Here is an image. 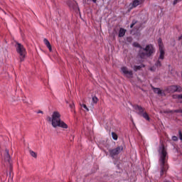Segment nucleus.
<instances>
[{
    "label": "nucleus",
    "mask_w": 182,
    "mask_h": 182,
    "mask_svg": "<svg viewBox=\"0 0 182 182\" xmlns=\"http://www.w3.org/2000/svg\"><path fill=\"white\" fill-rule=\"evenodd\" d=\"M127 42L131 43L132 41H133V38H132V37H128V38H127Z\"/></svg>",
    "instance_id": "29"
},
{
    "label": "nucleus",
    "mask_w": 182,
    "mask_h": 182,
    "mask_svg": "<svg viewBox=\"0 0 182 182\" xmlns=\"http://www.w3.org/2000/svg\"><path fill=\"white\" fill-rule=\"evenodd\" d=\"M80 106L84 107V109H86L87 112H89V108H87V106H86V105L85 104H80Z\"/></svg>",
    "instance_id": "26"
},
{
    "label": "nucleus",
    "mask_w": 182,
    "mask_h": 182,
    "mask_svg": "<svg viewBox=\"0 0 182 182\" xmlns=\"http://www.w3.org/2000/svg\"><path fill=\"white\" fill-rule=\"evenodd\" d=\"M154 53V47L153 45L149 44L146 46L145 48H141L139 50L138 55L141 59H146V58H150L151 55Z\"/></svg>",
    "instance_id": "3"
},
{
    "label": "nucleus",
    "mask_w": 182,
    "mask_h": 182,
    "mask_svg": "<svg viewBox=\"0 0 182 182\" xmlns=\"http://www.w3.org/2000/svg\"><path fill=\"white\" fill-rule=\"evenodd\" d=\"M47 120L51 122L53 127L55 129L56 127H61V129H68L69 127L65 122L60 119V113L58 111L53 112L51 117H47Z\"/></svg>",
    "instance_id": "2"
},
{
    "label": "nucleus",
    "mask_w": 182,
    "mask_h": 182,
    "mask_svg": "<svg viewBox=\"0 0 182 182\" xmlns=\"http://www.w3.org/2000/svg\"><path fill=\"white\" fill-rule=\"evenodd\" d=\"M164 113H180V110H168V111H164Z\"/></svg>",
    "instance_id": "18"
},
{
    "label": "nucleus",
    "mask_w": 182,
    "mask_h": 182,
    "mask_svg": "<svg viewBox=\"0 0 182 182\" xmlns=\"http://www.w3.org/2000/svg\"><path fill=\"white\" fill-rule=\"evenodd\" d=\"M144 0H134L132 4V8H136L139 5L144 4Z\"/></svg>",
    "instance_id": "9"
},
{
    "label": "nucleus",
    "mask_w": 182,
    "mask_h": 182,
    "mask_svg": "<svg viewBox=\"0 0 182 182\" xmlns=\"http://www.w3.org/2000/svg\"><path fill=\"white\" fill-rule=\"evenodd\" d=\"M68 6L75 11V12H79V6H77V3L75 1H68Z\"/></svg>",
    "instance_id": "8"
},
{
    "label": "nucleus",
    "mask_w": 182,
    "mask_h": 182,
    "mask_svg": "<svg viewBox=\"0 0 182 182\" xmlns=\"http://www.w3.org/2000/svg\"><path fill=\"white\" fill-rule=\"evenodd\" d=\"M158 42H159V49L161 47L164 48V46H163V43L161 42V38H159Z\"/></svg>",
    "instance_id": "22"
},
{
    "label": "nucleus",
    "mask_w": 182,
    "mask_h": 182,
    "mask_svg": "<svg viewBox=\"0 0 182 182\" xmlns=\"http://www.w3.org/2000/svg\"><path fill=\"white\" fill-rule=\"evenodd\" d=\"M159 156L160 174L161 176H164V173H167L168 170V164H167V151L163 144L159 147Z\"/></svg>",
    "instance_id": "1"
},
{
    "label": "nucleus",
    "mask_w": 182,
    "mask_h": 182,
    "mask_svg": "<svg viewBox=\"0 0 182 182\" xmlns=\"http://www.w3.org/2000/svg\"><path fill=\"white\" fill-rule=\"evenodd\" d=\"M109 151L111 157H114V156H117V154H120L123 151V146H119L114 149H109Z\"/></svg>",
    "instance_id": "5"
},
{
    "label": "nucleus",
    "mask_w": 182,
    "mask_h": 182,
    "mask_svg": "<svg viewBox=\"0 0 182 182\" xmlns=\"http://www.w3.org/2000/svg\"><path fill=\"white\" fill-rule=\"evenodd\" d=\"M132 45L134 46V48H139V49H143V47H141V46H140V44L137 42H134Z\"/></svg>",
    "instance_id": "17"
},
{
    "label": "nucleus",
    "mask_w": 182,
    "mask_h": 182,
    "mask_svg": "<svg viewBox=\"0 0 182 182\" xmlns=\"http://www.w3.org/2000/svg\"><path fill=\"white\" fill-rule=\"evenodd\" d=\"M152 89L154 92V93H156V95H161V90L160 88H156L154 87H152Z\"/></svg>",
    "instance_id": "16"
},
{
    "label": "nucleus",
    "mask_w": 182,
    "mask_h": 182,
    "mask_svg": "<svg viewBox=\"0 0 182 182\" xmlns=\"http://www.w3.org/2000/svg\"><path fill=\"white\" fill-rule=\"evenodd\" d=\"M126 35V30L124 28H120L119 31V37L123 38Z\"/></svg>",
    "instance_id": "14"
},
{
    "label": "nucleus",
    "mask_w": 182,
    "mask_h": 182,
    "mask_svg": "<svg viewBox=\"0 0 182 182\" xmlns=\"http://www.w3.org/2000/svg\"><path fill=\"white\" fill-rule=\"evenodd\" d=\"M168 90L171 93H175V92L180 93L182 92V88L180 85H172L168 87Z\"/></svg>",
    "instance_id": "7"
},
{
    "label": "nucleus",
    "mask_w": 182,
    "mask_h": 182,
    "mask_svg": "<svg viewBox=\"0 0 182 182\" xmlns=\"http://www.w3.org/2000/svg\"><path fill=\"white\" fill-rule=\"evenodd\" d=\"M181 103H182V101L181 102Z\"/></svg>",
    "instance_id": "33"
},
{
    "label": "nucleus",
    "mask_w": 182,
    "mask_h": 182,
    "mask_svg": "<svg viewBox=\"0 0 182 182\" xmlns=\"http://www.w3.org/2000/svg\"><path fill=\"white\" fill-rule=\"evenodd\" d=\"M181 1V0H174L173 1V5H176L178 2Z\"/></svg>",
    "instance_id": "30"
},
{
    "label": "nucleus",
    "mask_w": 182,
    "mask_h": 182,
    "mask_svg": "<svg viewBox=\"0 0 182 182\" xmlns=\"http://www.w3.org/2000/svg\"><path fill=\"white\" fill-rule=\"evenodd\" d=\"M112 138L114 139V140H117L118 136H117V133L112 132Z\"/></svg>",
    "instance_id": "24"
},
{
    "label": "nucleus",
    "mask_w": 182,
    "mask_h": 182,
    "mask_svg": "<svg viewBox=\"0 0 182 182\" xmlns=\"http://www.w3.org/2000/svg\"><path fill=\"white\" fill-rule=\"evenodd\" d=\"M6 154L4 157V161H6L7 163H9L10 164H11V155H9V151H8L6 149Z\"/></svg>",
    "instance_id": "11"
},
{
    "label": "nucleus",
    "mask_w": 182,
    "mask_h": 182,
    "mask_svg": "<svg viewBox=\"0 0 182 182\" xmlns=\"http://www.w3.org/2000/svg\"><path fill=\"white\" fill-rule=\"evenodd\" d=\"M172 140H173V141H177L178 140V138L176 136H172Z\"/></svg>",
    "instance_id": "27"
},
{
    "label": "nucleus",
    "mask_w": 182,
    "mask_h": 182,
    "mask_svg": "<svg viewBox=\"0 0 182 182\" xmlns=\"http://www.w3.org/2000/svg\"><path fill=\"white\" fill-rule=\"evenodd\" d=\"M159 52H160V55H159V59H161V60H163L164 59V55L166 53L164 52V48L160 47Z\"/></svg>",
    "instance_id": "12"
},
{
    "label": "nucleus",
    "mask_w": 182,
    "mask_h": 182,
    "mask_svg": "<svg viewBox=\"0 0 182 182\" xmlns=\"http://www.w3.org/2000/svg\"><path fill=\"white\" fill-rule=\"evenodd\" d=\"M141 116H142V117L146 120H148V122H150V117H149V114H147V112H144Z\"/></svg>",
    "instance_id": "15"
},
{
    "label": "nucleus",
    "mask_w": 182,
    "mask_h": 182,
    "mask_svg": "<svg viewBox=\"0 0 182 182\" xmlns=\"http://www.w3.org/2000/svg\"><path fill=\"white\" fill-rule=\"evenodd\" d=\"M43 42L45 45L47 46V48L49 49V50L52 52V46L50 45L49 41L46 38H44Z\"/></svg>",
    "instance_id": "13"
},
{
    "label": "nucleus",
    "mask_w": 182,
    "mask_h": 182,
    "mask_svg": "<svg viewBox=\"0 0 182 182\" xmlns=\"http://www.w3.org/2000/svg\"><path fill=\"white\" fill-rule=\"evenodd\" d=\"M97 102H99V99H97V97H96V96L92 97V103H95L96 105V103H97Z\"/></svg>",
    "instance_id": "23"
},
{
    "label": "nucleus",
    "mask_w": 182,
    "mask_h": 182,
    "mask_svg": "<svg viewBox=\"0 0 182 182\" xmlns=\"http://www.w3.org/2000/svg\"><path fill=\"white\" fill-rule=\"evenodd\" d=\"M178 99H182V94L177 95Z\"/></svg>",
    "instance_id": "31"
},
{
    "label": "nucleus",
    "mask_w": 182,
    "mask_h": 182,
    "mask_svg": "<svg viewBox=\"0 0 182 182\" xmlns=\"http://www.w3.org/2000/svg\"><path fill=\"white\" fill-rule=\"evenodd\" d=\"M122 72L127 76V77L132 78L133 77V71L132 70H129L126 67H122L121 68Z\"/></svg>",
    "instance_id": "6"
},
{
    "label": "nucleus",
    "mask_w": 182,
    "mask_h": 182,
    "mask_svg": "<svg viewBox=\"0 0 182 182\" xmlns=\"http://www.w3.org/2000/svg\"><path fill=\"white\" fill-rule=\"evenodd\" d=\"M155 66H156V68H161V61H160V59L155 63Z\"/></svg>",
    "instance_id": "20"
},
{
    "label": "nucleus",
    "mask_w": 182,
    "mask_h": 182,
    "mask_svg": "<svg viewBox=\"0 0 182 182\" xmlns=\"http://www.w3.org/2000/svg\"><path fill=\"white\" fill-rule=\"evenodd\" d=\"M97 0H92V2H94V4H96V1H97Z\"/></svg>",
    "instance_id": "32"
},
{
    "label": "nucleus",
    "mask_w": 182,
    "mask_h": 182,
    "mask_svg": "<svg viewBox=\"0 0 182 182\" xmlns=\"http://www.w3.org/2000/svg\"><path fill=\"white\" fill-rule=\"evenodd\" d=\"M136 23H137V20H133L132 23V24L130 26V28H132L133 26H134L136 25Z\"/></svg>",
    "instance_id": "25"
},
{
    "label": "nucleus",
    "mask_w": 182,
    "mask_h": 182,
    "mask_svg": "<svg viewBox=\"0 0 182 182\" xmlns=\"http://www.w3.org/2000/svg\"><path fill=\"white\" fill-rule=\"evenodd\" d=\"M178 134H179V139L180 140H182V132L181 130L178 131Z\"/></svg>",
    "instance_id": "28"
},
{
    "label": "nucleus",
    "mask_w": 182,
    "mask_h": 182,
    "mask_svg": "<svg viewBox=\"0 0 182 182\" xmlns=\"http://www.w3.org/2000/svg\"><path fill=\"white\" fill-rule=\"evenodd\" d=\"M30 154L31 156H32V157H34V159H36V157H38V154H36L33 151H30Z\"/></svg>",
    "instance_id": "19"
},
{
    "label": "nucleus",
    "mask_w": 182,
    "mask_h": 182,
    "mask_svg": "<svg viewBox=\"0 0 182 182\" xmlns=\"http://www.w3.org/2000/svg\"><path fill=\"white\" fill-rule=\"evenodd\" d=\"M16 52L19 55L20 62L22 63L25 60V58H26V49L19 43H16Z\"/></svg>",
    "instance_id": "4"
},
{
    "label": "nucleus",
    "mask_w": 182,
    "mask_h": 182,
    "mask_svg": "<svg viewBox=\"0 0 182 182\" xmlns=\"http://www.w3.org/2000/svg\"><path fill=\"white\" fill-rule=\"evenodd\" d=\"M142 66L141 65H134V70L135 72H137V70H140V69H141Z\"/></svg>",
    "instance_id": "21"
},
{
    "label": "nucleus",
    "mask_w": 182,
    "mask_h": 182,
    "mask_svg": "<svg viewBox=\"0 0 182 182\" xmlns=\"http://www.w3.org/2000/svg\"><path fill=\"white\" fill-rule=\"evenodd\" d=\"M134 109L135 110H138V114H139L140 116H141L144 112V108H143V107L140 105H135Z\"/></svg>",
    "instance_id": "10"
}]
</instances>
